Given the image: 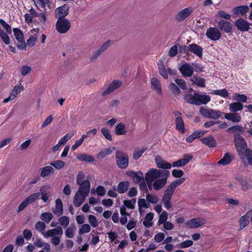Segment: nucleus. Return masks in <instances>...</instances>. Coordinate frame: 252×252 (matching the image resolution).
I'll return each mask as SVG.
<instances>
[{
    "label": "nucleus",
    "instance_id": "obj_21",
    "mask_svg": "<svg viewBox=\"0 0 252 252\" xmlns=\"http://www.w3.org/2000/svg\"><path fill=\"white\" fill-rule=\"evenodd\" d=\"M158 68L159 74L165 79H168V74L173 75L175 73V71L170 68L166 69L163 63H159L158 64Z\"/></svg>",
    "mask_w": 252,
    "mask_h": 252
},
{
    "label": "nucleus",
    "instance_id": "obj_57",
    "mask_svg": "<svg viewBox=\"0 0 252 252\" xmlns=\"http://www.w3.org/2000/svg\"><path fill=\"white\" fill-rule=\"evenodd\" d=\"M146 199L149 202L153 204H156L158 202V197L154 194H150L149 193L147 194Z\"/></svg>",
    "mask_w": 252,
    "mask_h": 252
},
{
    "label": "nucleus",
    "instance_id": "obj_7",
    "mask_svg": "<svg viewBox=\"0 0 252 252\" xmlns=\"http://www.w3.org/2000/svg\"><path fill=\"white\" fill-rule=\"evenodd\" d=\"M164 171L158 170L157 169H150L145 175V179L146 181L153 182L154 180L158 179L163 174Z\"/></svg>",
    "mask_w": 252,
    "mask_h": 252
},
{
    "label": "nucleus",
    "instance_id": "obj_4",
    "mask_svg": "<svg viewBox=\"0 0 252 252\" xmlns=\"http://www.w3.org/2000/svg\"><path fill=\"white\" fill-rule=\"evenodd\" d=\"M116 161L117 165L120 169H126L128 165V157L122 151H118L116 152Z\"/></svg>",
    "mask_w": 252,
    "mask_h": 252
},
{
    "label": "nucleus",
    "instance_id": "obj_15",
    "mask_svg": "<svg viewBox=\"0 0 252 252\" xmlns=\"http://www.w3.org/2000/svg\"><path fill=\"white\" fill-rule=\"evenodd\" d=\"M179 70L184 77H191L193 73V67L189 63H185L179 68Z\"/></svg>",
    "mask_w": 252,
    "mask_h": 252
},
{
    "label": "nucleus",
    "instance_id": "obj_63",
    "mask_svg": "<svg viewBox=\"0 0 252 252\" xmlns=\"http://www.w3.org/2000/svg\"><path fill=\"white\" fill-rule=\"evenodd\" d=\"M175 83L183 90H187V87L185 81L181 79H176L175 80Z\"/></svg>",
    "mask_w": 252,
    "mask_h": 252
},
{
    "label": "nucleus",
    "instance_id": "obj_3",
    "mask_svg": "<svg viewBox=\"0 0 252 252\" xmlns=\"http://www.w3.org/2000/svg\"><path fill=\"white\" fill-rule=\"evenodd\" d=\"M200 114L204 117L216 120L220 118L223 113L219 110H216L207 107H201L200 108Z\"/></svg>",
    "mask_w": 252,
    "mask_h": 252
},
{
    "label": "nucleus",
    "instance_id": "obj_53",
    "mask_svg": "<svg viewBox=\"0 0 252 252\" xmlns=\"http://www.w3.org/2000/svg\"><path fill=\"white\" fill-rule=\"evenodd\" d=\"M59 222L62 226L66 228L69 223V219L67 216L61 217L59 219Z\"/></svg>",
    "mask_w": 252,
    "mask_h": 252
},
{
    "label": "nucleus",
    "instance_id": "obj_14",
    "mask_svg": "<svg viewBox=\"0 0 252 252\" xmlns=\"http://www.w3.org/2000/svg\"><path fill=\"white\" fill-rule=\"evenodd\" d=\"M206 223V220L199 218L191 219L187 222V225L189 228H196Z\"/></svg>",
    "mask_w": 252,
    "mask_h": 252
},
{
    "label": "nucleus",
    "instance_id": "obj_41",
    "mask_svg": "<svg viewBox=\"0 0 252 252\" xmlns=\"http://www.w3.org/2000/svg\"><path fill=\"white\" fill-rule=\"evenodd\" d=\"M76 229V226L74 224H71L65 231L66 237L68 238H72L74 236Z\"/></svg>",
    "mask_w": 252,
    "mask_h": 252
},
{
    "label": "nucleus",
    "instance_id": "obj_54",
    "mask_svg": "<svg viewBox=\"0 0 252 252\" xmlns=\"http://www.w3.org/2000/svg\"><path fill=\"white\" fill-rule=\"evenodd\" d=\"M35 228L37 231L41 232L42 234V232H45V231H44V230L46 228V224L43 221H37L35 224Z\"/></svg>",
    "mask_w": 252,
    "mask_h": 252
},
{
    "label": "nucleus",
    "instance_id": "obj_43",
    "mask_svg": "<svg viewBox=\"0 0 252 252\" xmlns=\"http://www.w3.org/2000/svg\"><path fill=\"white\" fill-rule=\"evenodd\" d=\"M204 134L203 131H195L187 137L186 141L187 142H192L197 138H200L202 137Z\"/></svg>",
    "mask_w": 252,
    "mask_h": 252
},
{
    "label": "nucleus",
    "instance_id": "obj_31",
    "mask_svg": "<svg viewBox=\"0 0 252 252\" xmlns=\"http://www.w3.org/2000/svg\"><path fill=\"white\" fill-rule=\"evenodd\" d=\"M244 106L240 102H235L229 104V110L231 112H235L241 111L243 109Z\"/></svg>",
    "mask_w": 252,
    "mask_h": 252
},
{
    "label": "nucleus",
    "instance_id": "obj_49",
    "mask_svg": "<svg viewBox=\"0 0 252 252\" xmlns=\"http://www.w3.org/2000/svg\"><path fill=\"white\" fill-rule=\"evenodd\" d=\"M96 129L95 128H94L93 129H92V130H90L88 131L86 133L83 134L81 138L77 140L76 142H83V141L88 137H89L90 136H94V135L96 133Z\"/></svg>",
    "mask_w": 252,
    "mask_h": 252
},
{
    "label": "nucleus",
    "instance_id": "obj_11",
    "mask_svg": "<svg viewBox=\"0 0 252 252\" xmlns=\"http://www.w3.org/2000/svg\"><path fill=\"white\" fill-rule=\"evenodd\" d=\"M232 24L226 20H220L218 22V29L227 33L232 32Z\"/></svg>",
    "mask_w": 252,
    "mask_h": 252
},
{
    "label": "nucleus",
    "instance_id": "obj_19",
    "mask_svg": "<svg viewBox=\"0 0 252 252\" xmlns=\"http://www.w3.org/2000/svg\"><path fill=\"white\" fill-rule=\"evenodd\" d=\"M126 174L131 177L136 184L140 183L144 181L143 173L141 171L138 173L134 171H129L126 172Z\"/></svg>",
    "mask_w": 252,
    "mask_h": 252
},
{
    "label": "nucleus",
    "instance_id": "obj_17",
    "mask_svg": "<svg viewBox=\"0 0 252 252\" xmlns=\"http://www.w3.org/2000/svg\"><path fill=\"white\" fill-rule=\"evenodd\" d=\"M193 156L189 154H185L183 158L180 159L176 161L173 162L172 166L173 167H181L187 164L190 160L192 159Z\"/></svg>",
    "mask_w": 252,
    "mask_h": 252
},
{
    "label": "nucleus",
    "instance_id": "obj_56",
    "mask_svg": "<svg viewBox=\"0 0 252 252\" xmlns=\"http://www.w3.org/2000/svg\"><path fill=\"white\" fill-rule=\"evenodd\" d=\"M91 230V227L88 224H83L79 230V235L88 233Z\"/></svg>",
    "mask_w": 252,
    "mask_h": 252
},
{
    "label": "nucleus",
    "instance_id": "obj_26",
    "mask_svg": "<svg viewBox=\"0 0 252 252\" xmlns=\"http://www.w3.org/2000/svg\"><path fill=\"white\" fill-rule=\"evenodd\" d=\"M249 10V8L247 5H242L236 6L233 8V11L234 14L237 15H244Z\"/></svg>",
    "mask_w": 252,
    "mask_h": 252
},
{
    "label": "nucleus",
    "instance_id": "obj_24",
    "mask_svg": "<svg viewBox=\"0 0 252 252\" xmlns=\"http://www.w3.org/2000/svg\"><path fill=\"white\" fill-rule=\"evenodd\" d=\"M224 118L231 121L233 123H238L241 120V116L239 113L231 112L229 113H223Z\"/></svg>",
    "mask_w": 252,
    "mask_h": 252
},
{
    "label": "nucleus",
    "instance_id": "obj_59",
    "mask_svg": "<svg viewBox=\"0 0 252 252\" xmlns=\"http://www.w3.org/2000/svg\"><path fill=\"white\" fill-rule=\"evenodd\" d=\"M88 219L90 223L93 227H97L98 223L96 218L94 216L90 215L88 217Z\"/></svg>",
    "mask_w": 252,
    "mask_h": 252
},
{
    "label": "nucleus",
    "instance_id": "obj_8",
    "mask_svg": "<svg viewBox=\"0 0 252 252\" xmlns=\"http://www.w3.org/2000/svg\"><path fill=\"white\" fill-rule=\"evenodd\" d=\"M206 35L211 40L217 41L220 39L221 33L220 31L215 27H210L206 32Z\"/></svg>",
    "mask_w": 252,
    "mask_h": 252
},
{
    "label": "nucleus",
    "instance_id": "obj_58",
    "mask_svg": "<svg viewBox=\"0 0 252 252\" xmlns=\"http://www.w3.org/2000/svg\"><path fill=\"white\" fill-rule=\"evenodd\" d=\"M216 16L218 18H221L226 20H229L231 18V15L229 14L222 10L218 11Z\"/></svg>",
    "mask_w": 252,
    "mask_h": 252
},
{
    "label": "nucleus",
    "instance_id": "obj_62",
    "mask_svg": "<svg viewBox=\"0 0 252 252\" xmlns=\"http://www.w3.org/2000/svg\"><path fill=\"white\" fill-rule=\"evenodd\" d=\"M167 213L165 211L162 212L159 216L158 220V225L162 224L163 223L166 221L167 219Z\"/></svg>",
    "mask_w": 252,
    "mask_h": 252
},
{
    "label": "nucleus",
    "instance_id": "obj_12",
    "mask_svg": "<svg viewBox=\"0 0 252 252\" xmlns=\"http://www.w3.org/2000/svg\"><path fill=\"white\" fill-rule=\"evenodd\" d=\"M193 12V9L189 7L179 11L176 15L175 19L177 21L180 22L185 20Z\"/></svg>",
    "mask_w": 252,
    "mask_h": 252
},
{
    "label": "nucleus",
    "instance_id": "obj_40",
    "mask_svg": "<svg viewBox=\"0 0 252 252\" xmlns=\"http://www.w3.org/2000/svg\"><path fill=\"white\" fill-rule=\"evenodd\" d=\"M84 196H82L80 194L76 192L73 199V204L76 207L81 206L84 201L85 198Z\"/></svg>",
    "mask_w": 252,
    "mask_h": 252
},
{
    "label": "nucleus",
    "instance_id": "obj_29",
    "mask_svg": "<svg viewBox=\"0 0 252 252\" xmlns=\"http://www.w3.org/2000/svg\"><path fill=\"white\" fill-rule=\"evenodd\" d=\"M76 158L78 160L86 162H92L94 160L93 156L86 154H79L77 155Z\"/></svg>",
    "mask_w": 252,
    "mask_h": 252
},
{
    "label": "nucleus",
    "instance_id": "obj_37",
    "mask_svg": "<svg viewBox=\"0 0 252 252\" xmlns=\"http://www.w3.org/2000/svg\"><path fill=\"white\" fill-rule=\"evenodd\" d=\"M158 156L156 157V161L157 166L159 168L168 169L171 168L172 164L171 165L169 162H166L164 160H160L159 161L158 159Z\"/></svg>",
    "mask_w": 252,
    "mask_h": 252
},
{
    "label": "nucleus",
    "instance_id": "obj_25",
    "mask_svg": "<svg viewBox=\"0 0 252 252\" xmlns=\"http://www.w3.org/2000/svg\"><path fill=\"white\" fill-rule=\"evenodd\" d=\"M68 14V8L65 6H61L56 9L55 11L56 17L58 19L59 18H64Z\"/></svg>",
    "mask_w": 252,
    "mask_h": 252
},
{
    "label": "nucleus",
    "instance_id": "obj_27",
    "mask_svg": "<svg viewBox=\"0 0 252 252\" xmlns=\"http://www.w3.org/2000/svg\"><path fill=\"white\" fill-rule=\"evenodd\" d=\"M63 206L61 199L58 198L56 200V208L53 209V212L58 216H61L63 213Z\"/></svg>",
    "mask_w": 252,
    "mask_h": 252
},
{
    "label": "nucleus",
    "instance_id": "obj_22",
    "mask_svg": "<svg viewBox=\"0 0 252 252\" xmlns=\"http://www.w3.org/2000/svg\"><path fill=\"white\" fill-rule=\"evenodd\" d=\"M189 51L194 54L199 58H202L203 55V49L196 44L192 43L188 47Z\"/></svg>",
    "mask_w": 252,
    "mask_h": 252
},
{
    "label": "nucleus",
    "instance_id": "obj_36",
    "mask_svg": "<svg viewBox=\"0 0 252 252\" xmlns=\"http://www.w3.org/2000/svg\"><path fill=\"white\" fill-rule=\"evenodd\" d=\"M153 218L154 214L153 213H148L145 217V220L143 222V225L147 228L152 226L153 223L151 221Z\"/></svg>",
    "mask_w": 252,
    "mask_h": 252
},
{
    "label": "nucleus",
    "instance_id": "obj_60",
    "mask_svg": "<svg viewBox=\"0 0 252 252\" xmlns=\"http://www.w3.org/2000/svg\"><path fill=\"white\" fill-rule=\"evenodd\" d=\"M39 191V195L40 194H41V199L43 200L44 202H47L49 198V195L45 191V188L42 187L40 189Z\"/></svg>",
    "mask_w": 252,
    "mask_h": 252
},
{
    "label": "nucleus",
    "instance_id": "obj_18",
    "mask_svg": "<svg viewBox=\"0 0 252 252\" xmlns=\"http://www.w3.org/2000/svg\"><path fill=\"white\" fill-rule=\"evenodd\" d=\"M38 32V29H32L31 30L30 32L32 34L30 35L29 38L27 41L28 46L32 47L35 45L38 38L37 34Z\"/></svg>",
    "mask_w": 252,
    "mask_h": 252
},
{
    "label": "nucleus",
    "instance_id": "obj_55",
    "mask_svg": "<svg viewBox=\"0 0 252 252\" xmlns=\"http://www.w3.org/2000/svg\"><path fill=\"white\" fill-rule=\"evenodd\" d=\"M136 203V199L133 198L131 200H126L124 201V204L125 207L131 209H133L135 207V204Z\"/></svg>",
    "mask_w": 252,
    "mask_h": 252
},
{
    "label": "nucleus",
    "instance_id": "obj_30",
    "mask_svg": "<svg viewBox=\"0 0 252 252\" xmlns=\"http://www.w3.org/2000/svg\"><path fill=\"white\" fill-rule=\"evenodd\" d=\"M40 176L45 178L53 174L55 169L52 166H46L40 169Z\"/></svg>",
    "mask_w": 252,
    "mask_h": 252
},
{
    "label": "nucleus",
    "instance_id": "obj_46",
    "mask_svg": "<svg viewBox=\"0 0 252 252\" xmlns=\"http://www.w3.org/2000/svg\"><path fill=\"white\" fill-rule=\"evenodd\" d=\"M248 218L249 217L248 216L247 214H246L241 217L239 220L240 227L241 229L244 228L248 225L249 223Z\"/></svg>",
    "mask_w": 252,
    "mask_h": 252
},
{
    "label": "nucleus",
    "instance_id": "obj_39",
    "mask_svg": "<svg viewBox=\"0 0 252 252\" xmlns=\"http://www.w3.org/2000/svg\"><path fill=\"white\" fill-rule=\"evenodd\" d=\"M233 99L237 101V102H240L241 103L246 102L248 100V97L247 95L244 94H240L239 93H234L232 95Z\"/></svg>",
    "mask_w": 252,
    "mask_h": 252
},
{
    "label": "nucleus",
    "instance_id": "obj_33",
    "mask_svg": "<svg viewBox=\"0 0 252 252\" xmlns=\"http://www.w3.org/2000/svg\"><path fill=\"white\" fill-rule=\"evenodd\" d=\"M232 160V156L228 153H226L223 158L218 161V164L219 165H226L229 164Z\"/></svg>",
    "mask_w": 252,
    "mask_h": 252
},
{
    "label": "nucleus",
    "instance_id": "obj_6",
    "mask_svg": "<svg viewBox=\"0 0 252 252\" xmlns=\"http://www.w3.org/2000/svg\"><path fill=\"white\" fill-rule=\"evenodd\" d=\"M39 197V193H34L27 197L19 206L17 212L20 213L23 211L28 205L32 204Z\"/></svg>",
    "mask_w": 252,
    "mask_h": 252
},
{
    "label": "nucleus",
    "instance_id": "obj_44",
    "mask_svg": "<svg viewBox=\"0 0 252 252\" xmlns=\"http://www.w3.org/2000/svg\"><path fill=\"white\" fill-rule=\"evenodd\" d=\"M211 94L214 95H220L223 98H226L229 94L228 91L225 89L218 90H213L211 92Z\"/></svg>",
    "mask_w": 252,
    "mask_h": 252
},
{
    "label": "nucleus",
    "instance_id": "obj_47",
    "mask_svg": "<svg viewBox=\"0 0 252 252\" xmlns=\"http://www.w3.org/2000/svg\"><path fill=\"white\" fill-rule=\"evenodd\" d=\"M173 193V191L167 188L164 191V195L162 199V201L164 202L171 200Z\"/></svg>",
    "mask_w": 252,
    "mask_h": 252
},
{
    "label": "nucleus",
    "instance_id": "obj_50",
    "mask_svg": "<svg viewBox=\"0 0 252 252\" xmlns=\"http://www.w3.org/2000/svg\"><path fill=\"white\" fill-rule=\"evenodd\" d=\"M169 88L175 96L178 95L181 93V91L179 87L176 85V84L173 83L169 84Z\"/></svg>",
    "mask_w": 252,
    "mask_h": 252
},
{
    "label": "nucleus",
    "instance_id": "obj_52",
    "mask_svg": "<svg viewBox=\"0 0 252 252\" xmlns=\"http://www.w3.org/2000/svg\"><path fill=\"white\" fill-rule=\"evenodd\" d=\"M14 36L18 41H22L24 39V35L22 31L18 29L14 28L13 29Z\"/></svg>",
    "mask_w": 252,
    "mask_h": 252
},
{
    "label": "nucleus",
    "instance_id": "obj_16",
    "mask_svg": "<svg viewBox=\"0 0 252 252\" xmlns=\"http://www.w3.org/2000/svg\"><path fill=\"white\" fill-rule=\"evenodd\" d=\"M234 25L241 32H247L250 29V24L242 18H240L234 22Z\"/></svg>",
    "mask_w": 252,
    "mask_h": 252
},
{
    "label": "nucleus",
    "instance_id": "obj_32",
    "mask_svg": "<svg viewBox=\"0 0 252 252\" xmlns=\"http://www.w3.org/2000/svg\"><path fill=\"white\" fill-rule=\"evenodd\" d=\"M127 132V129L125 125L123 123H120L115 127V133L117 135H124Z\"/></svg>",
    "mask_w": 252,
    "mask_h": 252
},
{
    "label": "nucleus",
    "instance_id": "obj_42",
    "mask_svg": "<svg viewBox=\"0 0 252 252\" xmlns=\"http://www.w3.org/2000/svg\"><path fill=\"white\" fill-rule=\"evenodd\" d=\"M191 81L193 84L196 85L198 86L201 87H205V79L199 77H194L191 79Z\"/></svg>",
    "mask_w": 252,
    "mask_h": 252
},
{
    "label": "nucleus",
    "instance_id": "obj_13",
    "mask_svg": "<svg viewBox=\"0 0 252 252\" xmlns=\"http://www.w3.org/2000/svg\"><path fill=\"white\" fill-rule=\"evenodd\" d=\"M63 231L61 226H57L55 228L49 229L46 232H42V235L44 238H48L54 236L61 237Z\"/></svg>",
    "mask_w": 252,
    "mask_h": 252
},
{
    "label": "nucleus",
    "instance_id": "obj_38",
    "mask_svg": "<svg viewBox=\"0 0 252 252\" xmlns=\"http://www.w3.org/2000/svg\"><path fill=\"white\" fill-rule=\"evenodd\" d=\"M114 150L115 148L113 147L102 150L97 155V158H103L106 156L110 155Z\"/></svg>",
    "mask_w": 252,
    "mask_h": 252
},
{
    "label": "nucleus",
    "instance_id": "obj_2",
    "mask_svg": "<svg viewBox=\"0 0 252 252\" xmlns=\"http://www.w3.org/2000/svg\"><path fill=\"white\" fill-rule=\"evenodd\" d=\"M235 148L240 158L246 159L252 165V150L248 147L247 143H235Z\"/></svg>",
    "mask_w": 252,
    "mask_h": 252
},
{
    "label": "nucleus",
    "instance_id": "obj_35",
    "mask_svg": "<svg viewBox=\"0 0 252 252\" xmlns=\"http://www.w3.org/2000/svg\"><path fill=\"white\" fill-rule=\"evenodd\" d=\"M176 128L179 132L184 133L186 131L184 123L182 118H176L175 119Z\"/></svg>",
    "mask_w": 252,
    "mask_h": 252
},
{
    "label": "nucleus",
    "instance_id": "obj_28",
    "mask_svg": "<svg viewBox=\"0 0 252 252\" xmlns=\"http://www.w3.org/2000/svg\"><path fill=\"white\" fill-rule=\"evenodd\" d=\"M129 187V183L128 181H122L118 184L117 190L119 193L123 194L128 190Z\"/></svg>",
    "mask_w": 252,
    "mask_h": 252
},
{
    "label": "nucleus",
    "instance_id": "obj_34",
    "mask_svg": "<svg viewBox=\"0 0 252 252\" xmlns=\"http://www.w3.org/2000/svg\"><path fill=\"white\" fill-rule=\"evenodd\" d=\"M186 180V178L185 177H183L177 179L173 182H172L169 185L167 186V188L174 192L175 189L183 183Z\"/></svg>",
    "mask_w": 252,
    "mask_h": 252
},
{
    "label": "nucleus",
    "instance_id": "obj_20",
    "mask_svg": "<svg viewBox=\"0 0 252 252\" xmlns=\"http://www.w3.org/2000/svg\"><path fill=\"white\" fill-rule=\"evenodd\" d=\"M122 85L121 81L118 80H114L109 85L107 89L102 93V96H105L119 88Z\"/></svg>",
    "mask_w": 252,
    "mask_h": 252
},
{
    "label": "nucleus",
    "instance_id": "obj_48",
    "mask_svg": "<svg viewBox=\"0 0 252 252\" xmlns=\"http://www.w3.org/2000/svg\"><path fill=\"white\" fill-rule=\"evenodd\" d=\"M138 210L140 213L142 212V208H148L149 207L150 204L147 203L145 199L140 198L138 201Z\"/></svg>",
    "mask_w": 252,
    "mask_h": 252
},
{
    "label": "nucleus",
    "instance_id": "obj_45",
    "mask_svg": "<svg viewBox=\"0 0 252 252\" xmlns=\"http://www.w3.org/2000/svg\"><path fill=\"white\" fill-rule=\"evenodd\" d=\"M53 218V216L50 212L43 213L40 216V219L46 223H49L52 220Z\"/></svg>",
    "mask_w": 252,
    "mask_h": 252
},
{
    "label": "nucleus",
    "instance_id": "obj_64",
    "mask_svg": "<svg viewBox=\"0 0 252 252\" xmlns=\"http://www.w3.org/2000/svg\"><path fill=\"white\" fill-rule=\"evenodd\" d=\"M238 181L241 184L242 186V189L243 190L246 191L249 189V184L246 180L243 179V178H239Z\"/></svg>",
    "mask_w": 252,
    "mask_h": 252
},
{
    "label": "nucleus",
    "instance_id": "obj_51",
    "mask_svg": "<svg viewBox=\"0 0 252 252\" xmlns=\"http://www.w3.org/2000/svg\"><path fill=\"white\" fill-rule=\"evenodd\" d=\"M50 164L55 167L56 169H61L64 167L65 162L62 160H58L52 162Z\"/></svg>",
    "mask_w": 252,
    "mask_h": 252
},
{
    "label": "nucleus",
    "instance_id": "obj_23",
    "mask_svg": "<svg viewBox=\"0 0 252 252\" xmlns=\"http://www.w3.org/2000/svg\"><path fill=\"white\" fill-rule=\"evenodd\" d=\"M152 89L158 94L161 95L162 91L161 87L160 82L156 77H153L151 80Z\"/></svg>",
    "mask_w": 252,
    "mask_h": 252
},
{
    "label": "nucleus",
    "instance_id": "obj_61",
    "mask_svg": "<svg viewBox=\"0 0 252 252\" xmlns=\"http://www.w3.org/2000/svg\"><path fill=\"white\" fill-rule=\"evenodd\" d=\"M244 132V129L242 127L239 126H232L227 129L228 132Z\"/></svg>",
    "mask_w": 252,
    "mask_h": 252
},
{
    "label": "nucleus",
    "instance_id": "obj_10",
    "mask_svg": "<svg viewBox=\"0 0 252 252\" xmlns=\"http://www.w3.org/2000/svg\"><path fill=\"white\" fill-rule=\"evenodd\" d=\"M169 174V171L164 170L163 174H162L161 176L164 177L161 179H157L153 183V187L155 189L158 190L165 185Z\"/></svg>",
    "mask_w": 252,
    "mask_h": 252
},
{
    "label": "nucleus",
    "instance_id": "obj_5",
    "mask_svg": "<svg viewBox=\"0 0 252 252\" xmlns=\"http://www.w3.org/2000/svg\"><path fill=\"white\" fill-rule=\"evenodd\" d=\"M71 27L70 22L66 18L58 19L56 29L57 32L61 34L66 33Z\"/></svg>",
    "mask_w": 252,
    "mask_h": 252
},
{
    "label": "nucleus",
    "instance_id": "obj_1",
    "mask_svg": "<svg viewBox=\"0 0 252 252\" xmlns=\"http://www.w3.org/2000/svg\"><path fill=\"white\" fill-rule=\"evenodd\" d=\"M184 98L188 103L196 105L206 104L211 100L210 96L205 93H195L193 95L187 94Z\"/></svg>",
    "mask_w": 252,
    "mask_h": 252
},
{
    "label": "nucleus",
    "instance_id": "obj_9",
    "mask_svg": "<svg viewBox=\"0 0 252 252\" xmlns=\"http://www.w3.org/2000/svg\"><path fill=\"white\" fill-rule=\"evenodd\" d=\"M78 185L79 187L76 193L80 194L81 196H84V197H86L88 195L90 189V181L86 180Z\"/></svg>",
    "mask_w": 252,
    "mask_h": 252
}]
</instances>
